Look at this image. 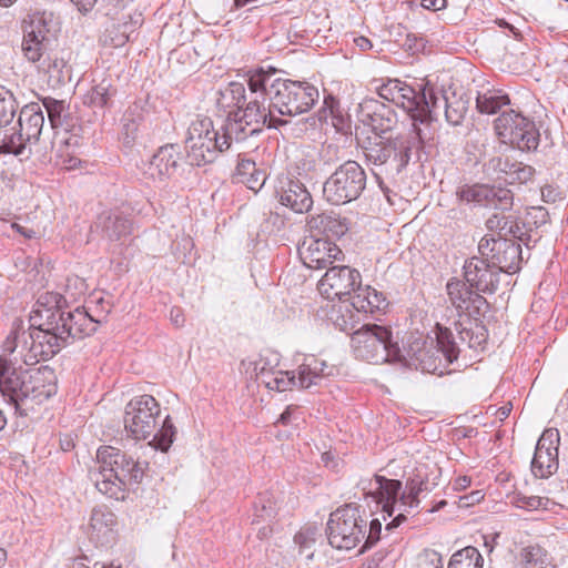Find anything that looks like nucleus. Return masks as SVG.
<instances>
[{
  "mask_svg": "<svg viewBox=\"0 0 568 568\" xmlns=\"http://www.w3.org/2000/svg\"><path fill=\"white\" fill-rule=\"evenodd\" d=\"M123 452L112 446H102L97 452L94 466L89 471H101V480H119L120 477V458Z\"/></svg>",
  "mask_w": 568,
  "mask_h": 568,
  "instance_id": "30",
  "label": "nucleus"
},
{
  "mask_svg": "<svg viewBox=\"0 0 568 568\" xmlns=\"http://www.w3.org/2000/svg\"><path fill=\"white\" fill-rule=\"evenodd\" d=\"M116 89L112 84V79L103 78L99 82L93 80V85L83 95V104L92 109H104L111 105L112 98Z\"/></svg>",
  "mask_w": 568,
  "mask_h": 568,
  "instance_id": "34",
  "label": "nucleus"
},
{
  "mask_svg": "<svg viewBox=\"0 0 568 568\" xmlns=\"http://www.w3.org/2000/svg\"><path fill=\"white\" fill-rule=\"evenodd\" d=\"M541 197L546 203H556L564 199L559 187L551 184H547L541 189Z\"/></svg>",
  "mask_w": 568,
  "mask_h": 568,
  "instance_id": "61",
  "label": "nucleus"
},
{
  "mask_svg": "<svg viewBox=\"0 0 568 568\" xmlns=\"http://www.w3.org/2000/svg\"><path fill=\"white\" fill-rule=\"evenodd\" d=\"M418 568H444L439 552L426 550L418 560Z\"/></svg>",
  "mask_w": 568,
  "mask_h": 568,
  "instance_id": "57",
  "label": "nucleus"
},
{
  "mask_svg": "<svg viewBox=\"0 0 568 568\" xmlns=\"http://www.w3.org/2000/svg\"><path fill=\"white\" fill-rule=\"evenodd\" d=\"M116 526L115 515L106 506H97L92 509L89 523V534L97 542H109Z\"/></svg>",
  "mask_w": 568,
  "mask_h": 568,
  "instance_id": "28",
  "label": "nucleus"
},
{
  "mask_svg": "<svg viewBox=\"0 0 568 568\" xmlns=\"http://www.w3.org/2000/svg\"><path fill=\"white\" fill-rule=\"evenodd\" d=\"M351 304L357 312L371 314L387 306L386 298L383 293L372 288L371 286L362 287L361 285L355 294L352 295Z\"/></svg>",
  "mask_w": 568,
  "mask_h": 568,
  "instance_id": "35",
  "label": "nucleus"
},
{
  "mask_svg": "<svg viewBox=\"0 0 568 568\" xmlns=\"http://www.w3.org/2000/svg\"><path fill=\"white\" fill-rule=\"evenodd\" d=\"M267 97L277 116H296L308 112L320 99L318 89L307 81L274 79Z\"/></svg>",
  "mask_w": 568,
  "mask_h": 568,
  "instance_id": "7",
  "label": "nucleus"
},
{
  "mask_svg": "<svg viewBox=\"0 0 568 568\" xmlns=\"http://www.w3.org/2000/svg\"><path fill=\"white\" fill-rule=\"evenodd\" d=\"M463 271L465 281L479 294H493L498 290L500 272L485 257L473 256L466 260Z\"/></svg>",
  "mask_w": 568,
  "mask_h": 568,
  "instance_id": "23",
  "label": "nucleus"
},
{
  "mask_svg": "<svg viewBox=\"0 0 568 568\" xmlns=\"http://www.w3.org/2000/svg\"><path fill=\"white\" fill-rule=\"evenodd\" d=\"M19 133L31 148L39 141L44 124V116L38 103L24 105L18 119Z\"/></svg>",
  "mask_w": 568,
  "mask_h": 568,
  "instance_id": "27",
  "label": "nucleus"
},
{
  "mask_svg": "<svg viewBox=\"0 0 568 568\" xmlns=\"http://www.w3.org/2000/svg\"><path fill=\"white\" fill-rule=\"evenodd\" d=\"M170 320L176 327L183 326L185 318L182 310L180 307H172L170 311Z\"/></svg>",
  "mask_w": 568,
  "mask_h": 568,
  "instance_id": "62",
  "label": "nucleus"
},
{
  "mask_svg": "<svg viewBox=\"0 0 568 568\" xmlns=\"http://www.w3.org/2000/svg\"><path fill=\"white\" fill-rule=\"evenodd\" d=\"M423 8L437 11L446 7V0H422Z\"/></svg>",
  "mask_w": 568,
  "mask_h": 568,
  "instance_id": "63",
  "label": "nucleus"
},
{
  "mask_svg": "<svg viewBox=\"0 0 568 568\" xmlns=\"http://www.w3.org/2000/svg\"><path fill=\"white\" fill-rule=\"evenodd\" d=\"M18 104L13 93L0 85V126L9 124L16 115Z\"/></svg>",
  "mask_w": 568,
  "mask_h": 568,
  "instance_id": "46",
  "label": "nucleus"
},
{
  "mask_svg": "<svg viewBox=\"0 0 568 568\" xmlns=\"http://www.w3.org/2000/svg\"><path fill=\"white\" fill-rule=\"evenodd\" d=\"M558 429L548 428L539 437L531 460V473L537 478H548L558 469Z\"/></svg>",
  "mask_w": 568,
  "mask_h": 568,
  "instance_id": "21",
  "label": "nucleus"
},
{
  "mask_svg": "<svg viewBox=\"0 0 568 568\" xmlns=\"http://www.w3.org/2000/svg\"><path fill=\"white\" fill-rule=\"evenodd\" d=\"M382 531V523L379 519L375 518L369 523L368 535L365 539L364 547L368 548L376 544L381 539Z\"/></svg>",
  "mask_w": 568,
  "mask_h": 568,
  "instance_id": "59",
  "label": "nucleus"
},
{
  "mask_svg": "<svg viewBox=\"0 0 568 568\" xmlns=\"http://www.w3.org/2000/svg\"><path fill=\"white\" fill-rule=\"evenodd\" d=\"M427 82L417 83L416 87L409 85L398 79H388L378 87V95L402 108L414 121H418L422 100L425 99Z\"/></svg>",
  "mask_w": 568,
  "mask_h": 568,
  "instance_id": "17",
  "label": "nucleus"
},
{
  "mask_svg": "<svg viewBox=\"0 0 568 568\" xmlns=\"http://www.w3.org/2000/svg\"><path fill=\"white\" fill-rule=\"evenodd\" d=\"M353 42L363 52L371 50L373 47L371 40L364 36L354 37Z\"/></svg>",
  "mask_w": 568,
  "mask_h": 568,
  "instance_id": "64",
  "label": "nucleus"
},
{
  "mask_svg": "<svg viewBox=\"0 0 568 568\" xmlns=\"http://www.w3.org/2000/svg\"><path fill=\"white\" fill-rule=\"evenodd\" d=\"M486 207H493L501 212L511 210L514 204V194L509 189L488 185Z\"/></svg>",
  "mask_w": 568,
  "mask_h": 568,
  "instance_id": "42",
  "label": "nucleus"
},
{
  "mask_svg": "<svg viewBox=\"0 0 568 568\" xmlns=\"http://www.w3.org/2000/svg\"><path fill=\"white\" fill-rule=\"evenodd\" d=\"M509 103L510 100L507 94L495 90L478 93L476 99L477 110L485 114L497 113L504 105H508Z\"/></svg>",
  "mask_w": 568,
  "mask_h": 568,
  "instance_id": "39",
  "label": "nucleus"
},
{
  "mask_svg": "<svg viewBox=\"0 0 568 568\" xmlns=\"http://www.w3.org/2000/svg\"><path fill=\"white\" fill-rule=\"evenodd\" d=\"M359 272L349 266H331L318 282V291L327 300L343 301L345 297L352 300L361 285Z\"/></svg>",
  "mask_w": 568,
  "mask_h": 568,
  "instance_id": "19",
  "label": "nucleus"
},
{
  "mask_svg": "<svg viewBox=\"0 0 568 568\" xmlns=\"http://www.w3.org/2000/svg\"><path fill=\"white\" fill-rule=\"evenodd\" d=\"M234 178L256 194L264 186L267 175L254 161L242 158L237 162Z\"/></svg>",
  "mask_w": 568,
  "mask_h": 568,
  "instance_id": "33",
  "label": "nucleus"
},
{
  "mask_svg": "<svg viewBox=\"0 0 568 568\" xmlns=\"http://www.w3.org/2000/svg\"><path fill=\"white\" fill-rule=\"evenodd\" d=\"M436 345L434 341L415 342L410 345L409 353L416 367L423 372L443 375L447 366L458 358L459 349L449 328L436 324Z\"/></svg>",
  "mask_w": 568,
  "mask_h": 568,
  "instance_id": "9",
  "label": "nucleus"
},
{
  "mask_svg": "<svg viewBox=\"0 0 568 568\" xmlns=\"http://www.w3.org/2000/svg\"><path fill=\"white\" fill-rule=\"evenodd\" d=\"M478 251L500 273L515 274L521 268L523 251L515 240L483 237Z\"/></svg>",
  "mask_w": 568,
  "mask_h": 568,
  "instance_id": "16",
  "label": "nucleus"
},
{
  "mask_svg": "<svg viewBox=\"0 0 568 568\" xmlns=\"http://www.w3.org/2000/svg\"><path fill=\"white\" fill-rule=\"evenodd\" d=\"M478 318L466 316L465 320L455 322V329L457 331L462 342L467 343L469 348H477L486 342L487 332L484 325L478 323Z\"/></svg>",
  "mask_w": 568,
  "mask_h": 568,
  "instance_id": "36",
  "label": "nucleus"
},
{
  "mask_svg": "<svg viewBox=\"0 0 568 568\" xmlns=\"http://www.w3.org/2000/svg\"><path fill=\"white\" fill-rule=\"evenodd\" d=\"M446 293L450 304L460 315L477 317L484 315L488 308L487 300L476 290L473 291L466 281L450 278L446 284Z\"/></svg>",
  "mask_w": 568,
  "mask_h": 568,
  "instance_id": "20",
  "label": "nucleus"
},
{
  "mask_svg": "<svg viewBox=\"0 0 568 568\" xmlns=\"http://www.w3.org/2000/svg\"><path fill=\"white\" fill-rule=\"evenodd\" d=\"M547 559V551L538 545L527 546L520 551V560L525 568H535Z\"/></svg>",
  "mask_w": 568,
  "mask_h": 568,
  "instance_id": "48",
  "label": "nucleus"
},
{
  "mask_svg": "<svg viewBox=\"0 0 568 568\" xmlns=\"http://www.w3.org/2000/svg\"><path fill=\"white\" fill-rule=\"evenodd\" d=\"M535 169L531 165L520 162L516 169V173L513 176L510 183H527L535 175Z\"/></svg>",
  "mask_w": 568,
  "mask_h": 568,
  "instance_id": "58",
  "label": "nucleus"
},
{
  "mask_svg": "<svg viewBox=\"0 0 568 568\" xmlns=\"http://www.w3.org/2000/svg\"><path fill=\"white\" fill-rule=\"evenodd\" d=\"M525 226L535 233L538 229L549 223V213L542 206H530L525 214Z\"/></svg>",
  "mask_w": 568,
  "mask_h": 568,
  "instance_id": "47",
  "label": "nucleus"
},
{
  "mask_svg": "<svg viewBox=\"0 0 568 568\" xmlns=\"http://www.w3.org/2000/svg\"><path fill=\"white\" fill-rule=\"evenodd\" d=\"M494 130L505 143L520 151H536L540 142L536 123L515 110L503 112L494 121Z\"/></svg>",
  "mask_w": 568,
  "mask_h": 568,
  "instance_id": "13",
  "label": "nucleus"
},
{
  "mask_svg": "<svg viewBox=\"0 0 568 568\" xmlns=\"http://www.w3.org/2000/svg\"><path fill=\"white\" fill-rule=\"evenodd\" d=\"M276 73V70L270 68L264 70L263 68L252 71L247 79V85L252 93H260L262 97L267 95L270 84L273 82L271 78Z\"/></svg>",
  "mask_w": 568,
  "mask_h": 568,
  "instance_id": "44",
  "label": "nucleus"
},
{
  "mask_svg": "<svg viewBox=\"0 0 568 568\" xmlns=\"http://www.w3.org/2000/svg\"><path fill=\"white\" fill-rule=\"evenodd\" d=\"M366 520L353 504L337 508L329 515L326 535L332 547L339 550L355 548L365 537Z\"/></svg>",
  "mask_w": 568,
  "mask_h": 568,
  "instance_id": "12",
  "label": "nucleus"
},
{
  "mask_svg": "<svg viewBox=\"0 0 568 568\" xmlns=\"http://www.w3.org/2000/svg\"><path fill=\"white\" fill-rule=\"evenodd\" d=\"M467 101L456 93L448 94L443 88L435 87L427 81L425 99L422 100L418 121L437 120L442 111L446 121L452 125H458L467 112Z\"/></svg>",
  "mask_w": 568,
  "mask_h": 568,
  "instance_id": "14",
  "label": "nucleus"
},
{
  "mask_svg": "<svg viewBox=\"0 0 568 568\" xmlns=\"http://www.w3.org/2000/svg\"><path fill=\"white\" fill-rule=\"evenodd\" d=\"M42 103L48 112L49 119L53 126L61 125V115L64 111V102L53 98H44Z\"/></svg>",
  "mask_w": 568,
  "mask_h": 568,
  "instance_id": "54",
  "label": "nucleus"
},
{
  "mask_svg": "<svg viewBox=\"0 0 568 568\" xmlns=\"http://www.w3.org/2000/svg\"><path fill=\"white\" fill-rule=\"evenodd\" d=\"M367 175L359 163L347 160L323 184V196L333 205L357 200L366 187Z\"/></svg>",
  "mask_w": 568,
  "mask_h": 568,
  "instance_id": "11",
  "label": "nucleus"
},
{
  "mask_svg": "<svg viewBox=\"0 0 568 568\" xmlns=\"http://www.w3.org/2000/svg\"><path fill=\"white\" fill-rule=\"evenodd\" d=\"M160 413V405L153 396H138L126 404L123 423L126 433L131 437L134 439H146L153 435L150 445L155 449L166 453L172 446L178 430L171 417L168 415L159 432L153 434Z\"/></svg>",
  "mask_w": 568,
  "mask_h": 568,
  "instance_id": "5",
  "label": "nucleus"
},
{
  "mask_svg": "<svg viewBox=\"0 0 568 568\" xmlns=\"http://www.w3.org/2000/svg\"><path fill=\"white\" fill-rule=\"evenodd\" d=\"M20 338V332L18 328H14L10 332L7 338L3 341L2 351L3 356L11 355L18 347V341Z\"/></svg>",
  "mask_w": 568,
  "mask_h": 568,
  "instance_id": "60",
  "label": "nucleus"
},
{
  "mask_svg": "<svg viewBox=\"0 0 568 568\" xmlns=\"http://www.w3.org/2000/svg\"><path fill=\"white\" fill-rule=\"evenodd\" d=\"M371 491L367 496L372 497L377 504H382L383 511L388 516L393 515L394 506L398 503L402 494L403 484L398 479H388L384 476L375 475L369 481Z\"/></svg>",
  "mask_w": 568,
  "mask_h": 568,
  "instance_id": "26",
  "label": "nucleus"
},
{
  "mask_svg": "<svg viewBox=\"0 0 568 568\" xmlns=\"http://www.w3.org/2000/svg\"><path fill=\"white\" fill-rule=\"evenodd\" d=\"M520 162L518 161H515L508 156H496V158H493L490 161H489V165L500 172V173H504L505 174V180L506 181H511L513 176L515 175L516 173V169L518 166Z\"/></svg>",
  "mask_w": 568,
  "mask_h": 568,
  "instance_id": "53",
  "label": "nucleus"
},
{
  "mask_svg": "<svg viewBox=\"0 0 568 568\" xmlns=\"http://www.w3.org/2000/svg\"><path fill=\"white\" fill-rule=\"evenodd\" d=\"M335 371V366L328 365L325 361L314 355L307 356L297 369L298 387L308 388L316 385L322 378L334 375Z\"/></svg>",
  "mask_w": 568,
  "mask_h": 568,
  "instance_id": "29",
  "label": "nucleus"
},
{
  "mask_svg": "<svg viewBox=\"0 0 568 568\" xmlns=\"http://www.w3.org/2000/svg\"><path fill=\"white\" fill-rule=\"evenodd\" d=\"M361 121L368 125L378 136L368 139L363 145L367 164L379 166L385 173H402L414 156H419L424 148L420 130L415 123L396 136L383 139L382 134L390 132L398 122L394 109L376 99H365L359 103Z\"/></svg>",
  "mask_w": 568,
  "mask_h": 568,
  "instance_id": "2",
  "label": "nucleus"
},
{
  "mask_svg": "<svg viewBox=\"0 0 568 568\" xmlns=\"http://www.w3.org/2000/svg\"><path fill=\"white\" fill-rule=\"evenodd\" d=\"M351 346L356 358L374 364L399 361L400 348L392 341L389 328L365 324L351 334Z\"/></svg>",
  "mask_w": 568,
  "mask_h": 568,
  "instance_id": "8",
  "label": "nucleus"
},
{
  "mask_svg": "<svg viewBox=\"0 0 568 568\" xmlns=\"http://www.w3.org/2000/svg\"><path fill=\"white\" fill-rule=\"evenodd\" d=\"M99 221L103 234L111 241H118L131 234V220L119 211L103 212Z\"/></svg>",
  "mask_w": 568,
  "mask_h": 568,
  "instance_id": "32",
  "label": "nucleus"
},
{
  "mask_svg": "<svg viewBox=\"0 0 568 568\" xmlns=\"http://www.w3.org/2000/svg\"><path fill=\"white\" fill-rule=\"evenodd\" d=\"M298 255L303 264L313 270H323L339 261L342 250L327 239H305L298 246Z\"/></svg>",
  "mask_w": 568,
  "mask_h": 568,
  "instance_id": "22",
  "label": "nucleus"
},
{
  "mask_svg": "<svg viewBox=\"0 0 568 568\" xmlns=\"http://www.w3.org/2000/svg\"><path fill=\"white\" fill-rule=\"evenodd\" d=\"M514 219L515 216L511 214L506 215L505 212H497L486 221V226L490 231H497L500 237L507 236L513 227Z\"/></svg>",
  "mask_w": 568,
  "mask_h": 568,
  "instance_id": "51",
  "label": "nucleus"
},
{
  "mask_svg": "<svg viewBox=\"0 0 568 568\" xmlns=\"http://www.w3.org/2000/svg\"><path fill=\"white\" fill-rule=\"evenodd\" d=\"M246 90L243 83L230 82L219 91L216 104L220 110L227 112L240 110L246 102Z\"/></svg>",
  "mask_w": 568,
  "mask_h": 568,
  "instance_id": "37",
  "label": "nucleus"
},
{
  "mask_svg": "<svg viewBox=\"0 0 568 568\" xmlns=\"http://www.w3.org/2000/svg\"><path fill=\"white\" fill-rule=\"evenodd\" d=\"M140 128V122L135 118H131L130 113H126L123 118V128H122V135H123V143L126 146H130L136 139L138 132Z\"/></svg>",
  "mask_w": 568,
  "mask_h": 568,
  "instance_id": "55",
  "label": "nucleus"
},
{
  "mask_svg": "<svg viewBox=\"0 0 568 568\" xmlns=\"http://www.w3.org/2000/svg\"><path fill=\"white\" fill-rule=\"evenodd\" d=\"M484 559L479 550L473 546L456 551L448 564V568H483Z\"/></svg>",
  "mask_w": 568,
  "mask_h": 568,
  "instance_id": "41",
  "label": "nucleus"
},
{
  "mask_svg": "<svg viewBox=\"0 0 568 568\" xmlns=\"http://www.w3.org/2000/svg\"><path fill=\"white\" fill-rule=\"evenodd\" d=\"M294 386H298V376L296 377L293 372L287 371L278 369L274 379L267 382V388L277 392H285Z\"/></svg>",
  "mask_w": 568,
  "mask_h": 568,
  "instance_id": "50",
  "label": "nucleus"
},
{
  "mask_svg": "<svg viewBox=\"0 0 568 568\" xmlns=\"http://www.w3.org/2000/svg\"><path fill=\"white\" fill-rule=\"evenodd\" d=\"M275 194L282 205L295 213L308 212L313 205V197L306 186L290 174L278 176Z\"/></svg>",
  "mask_w": 568,
  "mask_h": 568,
  "instance_id": "24",
  "label": "nucleus"
},
{
  "mask_svg": "<svg viewBox=\"0 0 568 568\" xmlns=\"http://www.w3.org/2000/svg\"><path fill=\"white\" fill-rule=\"evenodd\" d=\"M276 514V503L273 494L268 491L260 493L253 504L252 525L261 523H271Z\"/></svg>",
  "mask_w": 568,
  "mask_h": 568,
  "instance_id": "38",
  "label": "nucleus"
},
{
  "mask_svg": "<svg viewBox=\"0 0 568 568\" xmlns=\"http://www.w3.org/2000/svg\"><path fill=\"white\" fill-rule=\"evenodd\" d=\"M57 389L53 368L42 366L23 371L17 367V361L0 356V394L21 416H27L36 406L55 395Z\"/></svg>",
  "mask_w": 568,
  "mask_h": 568,
  "instance_id": "4",
  "label": "nucleus"
},
{
  "mask_svg": "<svg viewBox=\"0 0 568 568\" xmlns=\"http://www.w3.org/2000/svg\"><path fill=\"white\" fill-rule=\"evenodd\" d=\"M488 184L462 185L457 189L456 195L459 201L475 203L485 206L487 203Z\"/></svg>",
  "mask_w": 568,
  "mask_h": 568,
  "instance_id": "45",
  "label": "nucleus"
},
{
  "mask_svg": "<svg viewBox=\"0 0 568 568\" xmlns=\"http://www.w3.org/2000/svg\"><path fill=\"white\" fill-rule=\"evenodd\" d=\"M120 460V477L119 480H101V471H89V478L94 484L97 489L115 500L124 499L125 489L130 485L140 484L149 468L148 462L134 459L132 456L123 453Z\"/></svg>",
  "mask_w": 568,
  "mask_h": 568,
  "instance_id": "15",
  "label": "nucleus"
},
{
  "mask_svg": "<svg viewBox=\"0 0 568 568\" xmlns=\"http://www.w3.org/2000/svg\"><path fill=\"white\" fill-rule=\"evenodd\" d=\"M229 133L236 142L245 140L247 136L258 134L266 125L268 129H278L290 123L287 119L277 116L270 105L265 108L257 95L251 99L240 110L231 111L224 120Z\"/></svg>",
  "mask_w": 568,
  "mask_h": 568,
  "instance_id": "10",
  "label": "nucleus"
},
{
  "mask_svg": "<svg viewBox=\"0 0 568 568\" xmlns=\"http://www.w3.org/2000/svg\"><path fill=\"white\" fill-rule=\"evenodd\" d=\"M0 153L13 154L16 156H20V159L23 160L30 158L31 148L18 131L10 135H4L0 143Z\"/></svg>",
  "mask_w": 568,
  "mask_h": 568,
  "instance_id": "43",
  "label": "nucleus"
},
{
  "mask_svg": "<svg viewBox=\"0 0 568 568\" xmlns=\"http://www.w3.org/2000/svg\"><path fill=\"white\" fill-rule=\"evenodd\" d=\"M180 155V148L176 144L161 146L148 162L144 174L153 181L172 178L179 168Z\"/></svg>",
  "mask_w": 568,
  "mask_h": 568,
  "instance_id": "25",
  "label": "nucleus"
},
{
  "mask_svg": "<svg viewBox=\"0 0 568 568\" xmlns=\"http://www.w3.org/2000/svg\"><path fill=\"white\" fill-rule=\"evenodd\" d=\"M280 358L276 353H268L267 355H260V358L254 362V372L274 371L278 365Z\"/></svg>",
  "mask_w": 568,
  "mask_h": 568,
  "instance_id": "56",
  "label": "nucleus"
},
{
  "mask_svg": "<svg viewBox=\"0 0 568 568\" xmlns=\"http://www.w3.org/2000/svg\"><path fill=\"white\" fill-rule=\"evenodd\" d=\"M440 478L442 471L436 465L417 467L413 476L408 477L405 483V488L399 497V507H403L405 511L418 509L422 499L439 486Z\"/></svg>",
  "mask_w": 568,
  "mask_h": 568,
  "instance_id": "18",
  "label": "nucleus"
},
{
  "mask_svg": "<svg viewBox=\"0 0 568 568\" xmlns=\"http://www.w3.org/2000/svg\"><path fill=\"white\" fill-rule=\"evenodd\" d=\"M308 224L311 229H315L320 233L325 234L327 240L329 237L339 239L345 235L349 229L348 220L334 212H323L312 216Z\"/></svg>",
  "mask_w": 568,
  "mask_h": 568,
  "instance_id": "31",
  "label": "nucleus"
},
{
  "mask_svg": "<svg viewBox=\"0 0 568 568\" xmlns=\"http://www.w3.org/2000/svg\"><path fill=\"white\" fill-rule=\"evenodd\" d=\"M550 503L547 497L539 496H525L517 494L513 497V504L517 508L526 509V510H537V509H547L548 504Z\"/></svg>",
  "mask_w": 568,
  "mask_h": 568,
  "instance_id": "52",
  "label": "nucleus"
},
{
  "mask_svg": "<svg viewBox=\"0 0 568 568\" xmlns=\"http://www.w3.org/2000/svg\"><path fill=\"white\" fill-rule=\"evenodd\" d=\"M31 352L43 361L52 358L77 338L90 336L100 320L84 307L71 310L65 297L57 292L41 294L30 314Z\"/></svg>",
  "mask_w": 568,
  "mask_h": 568,
  "instance_id": "1",
  "label": "nucleus"
},
{
  "mask_svg": "<svg viewBox=\"0 0 568 568\" xmlns=\"http://www.w3.org/2000/svg\"><path fill=\"white\" fill-rule=\"evenodd\" d=\"M511 230H509L508 235L513 236L514 239L518 240L519 242L524 243L527 247L534 246L538 240L541 237L538 232H530L527 226H525V220L521 224L517 222V219L515 217L511 223Z\"/></svg>",
  "mask_w": 568,
  "mask_h": 568,
  "instance_id": "49",
  "label": "nucleus"
},
{
  "mask_svg": "<svg viewBox=\"0 0 568 568\" xmlns=\"http://www.w3.org/2000/svg\"><path fill=\"white\" fill-rule=\"evenodd\" d=\"M59 29L44 16L33 18L26 27L21 42L24 59L36 67L41 79L52 89L71 81L70 53L61 47Z\"/></svg>",
  "mask_w": 568,
  "mask_h": 568,
  "instance_id": "3",
  "label": "nucleus"
},
{
  "mask_svg": "<svg viewBox=\"0 0 568 568\" xmlns=\"http://www.w3.org/2000/svg\"><path fill=\"white\" fill-rule=\"evenodd\" d=\"M318 529L315 526H305L301 528L294 536V544L298 549V555L304 557L306 561H310L314 557V547L316 544V537Z\"/></svg>",
  "mask_w": 568,
  "mask_h": 568,
  "instance_id": "40",
  "label": "nucleus"
},
{
  "mask_svg": "<svg viewBox=\"0 0 568 568\" xmlns=\"http://www.w3.org/2000/svg\"><path fill=\"white\" fill-rule=\"evenodd\" d=\"M234 138L229 133L225 121L216 129L210 118L192 121L185 136L187 158L192 165L201 166L213 163L227 151Z\"/></svg>",
  "mask_w": 568,
  "mask_h": 568,
  "instance_id": "6",
  "label": "nucleus"
}]
</instances>
